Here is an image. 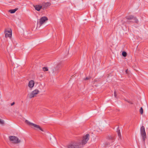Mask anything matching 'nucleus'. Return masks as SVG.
Wrapping results in <instances>:
<instances>
[{"mask_svg": "<svg viewBox=\"0 0 148 148\" xmlns=\"http://www.w3.org/2000/svg\"><path fill=\"white\" fill-rule=\"evenodd\" d=\"M90 78V77H86L85 79H84L85 80H87L88 79H89Z\"/></svg>", "mask_w": 148, "mask_h": 148, "instance_id": "obj_21", "label": "nucleus"}, {"mask_svg": "<svg viewBox=\"0 0 148 148\" xmlns=\"http://www.w3.org/2000/svg\"><path fill=\"white\" fill-rule=\"evenodd\" d=\"M39 91L37 89H35L28 94L27 96L29 98L31 99L36 97L37 95L39 93Z\"/></svg>", "mask_w": 148, "mask_h": 148, "instance_id": "obj_5", "label": "nucleus"}, {"mask_svg": "<svg viewBox=\"0 0 148 148\" xmlns=\"http://www.w3.org/2000/svg\"><path fill=\"white\" fill-rule=\"evenodd\" d=\"M34 82L33 80H31L29 81L28 83V86L29 88H32L34 85Z\"/></svg>", "mask_w": 148, "mask_h": 148, "instance_id": "obj_9", "label": "nucleus"}, {"mask_svg": "<svg viewBox=\"0 0 148 148\" xmlns=\"http://www.w3.org/2000/svg\"><path fill=\"white\" fill-rule=\"evenodd\" d=\"M48 20L47 18L45 16H43L39 20L40 27L46 21Z\"/></svg>", "mask_w": 148, "mask_h": 148, "instance_id": "obj_7", "label": "nucleus"}, {"mask_svg": "<svg viewBox=\"0 0 148 148\" xmlns=\"http://www.w3.org/2000/svg\"><path fill=\"white\" fill-rule=\"evenodd\" d=\"M127 70H126V73H127Z\"/></svg>", "mask_w": 148, "mask_h": 148, "instance_id": "obj_24", "label": "nucleus"}, {"mask_svg": "<svg viewBox=\"0 0 148 148\" xmlns=\"http://www.w3.org/2000/svg\"><path fill=\"white\" fill-rule=\"evenodd\" d=\"M25 123L29 126H33L34 127L38 128L42 131H43V130L38 125L32 123L29 121L28 120H26L25 121Z\"/></svg>", "mask_w": 148, "mask_h": 148, "instance_id": "obj_6", "label": "nucleus"}, {"mask_svg": "<svg viewBox=\"0 0 148 148\" xmlns=\"http://www.w3.org/2000/svg\"><path fill=\"white\" fill-rule=\"evenodd\" d=\"M61 63L60 62L58 63L56 66L55 70L56 71H58L61 67Z\"/></svg>", "mask_w": 148, "mask_h": 148, "instance_id": "obj_14", "label": "nucleus"}, {"mask_svg": "<svg viewBox=\"0 0 148 148\" xmlns=\"http://www.w3.org/2000/svg\"><path fill=\"white\" fill-rule=\"evenodd\" d=\"M51 5V3L49 2L43 3L42 4V6L44 8H46L50 6Z\"/></svg>", "mask_w": 148, "mask_h": 148, "instance_id": "obj_10", "label": "nucleus"}, {"mask_svg": "<svg viewBox=\"0 0 148 148\" xmlns=\"http://www.w3.org/2000/svg\"><path fill=\"white\" fill-rule=\"evenodd\" d=\"M122 55L124 57H126L127 56V53L125 51H123L122 53Z\"/></svg>", "mask_w": 148, "mask_h": 148, "instance_id": "obj_16", "label": "nucleus"}, {"mask_svg": "<svg viewBox=\"0 0 148 148\" xmlns=\"http://www.w3.org/2000/svg\"><path fill=\"white\" fill-rule=\"evenodd\" d=\"M9 139L10 141L14 144L19 143L21 142L20 140L18 138L15 136H10L9 137Z\"/></svg>", "mask_w": 148, "mask_h": 148, "instance_id": "obj_3", "label": "nucleus"}, {"mask_svg": "<svg viewBox=\"0 0 148 148\" xmlns=\"http://www.w3.org/2000/svg\"><path fill=\"white\" fill-rule=\"evenodd\" d=\"M140 112L141 114H142L143 113V110L142 107L140 108Z\"/></svg>", "mask_w": 148, "mask_h": 148, "instance_id": "obj_17", "label": "nucleus"}, {"mask_svg": "<svg viewBox=\"0 0 148 148\" xmlns=\"http://www.w3.org/2000/svg\"><path fill=\"white\" fill-rule=\"evenodd\" d=\"M43 71H48V69L47 67H44L43 68Z\"/></svg>", "mask_w": 148, "mask_h": 148, "instance_id": "obj_19", "label": "nucleus"}, {"mask_svg": "<svg viewBox=\"0 0 148 148\" xmlns=\"http://www.w3.org/2000/svg\"><path fill=\"white\" fill-rule=\"evenodd\" d=\"M18 10V8H16L15 9L13 10H9V12L11 13H14Z\"/></svg>", "mask_w": 148, "mask_h": 148, "instance_id": "obj_12", "label": "nucleus"}, {"mask_svg": "<svg viewBox=\"0 0 148 148\" xmlns=\"http://www.w3.org/2000/svg\"><path fill=\"white\" fill-rule=\"evenodd\" d=\"M140 131L141 135L142 137L143 141V144L145 145V140L146 138V135L145 131V127L142 126L140 129Z\"/></svg>", "mask_w": 148, "mask_h": 148, "instance_id": "obj_1", "label": "nucleus"}, {"mask_svg": "<svg viewBox=\"0 0 148 148\" xmlns=\"http://www.w3.org/2000/svg\"><path fill=\"white\" fill-rule=\"evenodd\" d=\"M133 19L134 20V21L136 23H137L138 22V19L136 17H134V18Z\"/></svg>", "mask_w": 148, "mask_h": 148, "instance_id": "obj_20", "label": "nucleus"}, {"mask_svg": "<svg viewBox=\"0 0 148 148\" xmlns=\"http://www.w3.org/2000/svg\"><path fill=\"white\" fill-rule=\"evenodd\" d=\"M34 7L36 10L38 11H39L42 8V6L39 5H36L34 6Z\"/></svg>", "mask_w": 148, "mask_h": 148, "instance_id": "obj_11", "label": "nucleus"}, {"mask_svg": "<svg viewBox=\"0 0 148 148\" xmlns=\"http://www.w3.org/2000/svg\"><path fill=\"white\" fill-rule=\"evenodd\" d=\"M14 104H15L14 102H13V103H11V106H12L13 105H14Z\"/></svg>", "mask_w": 148, "mask_h": 148, "instance_id": "obj_23", "label": "nucleus"}, {"mask_svg": "<svg viewBox=\"0 0 148 148\" xmlns=\"http://www.w3.org/2000/svg\"><path fill=\"white\" fill-rule=\"evenodd\" d=\"M81 144L79 142H74L70 144L68 146V148H80Z\"/></svg>", "mask_w": 148, "mask_h": 148, "instance_id": "obj_4", "label": "nucleus"}, {"mask_svg": "<svg viewBox=\"0 0 148 148\" xmlns=\"http://www.w3.org/2000/svg\"><path fill=\"white\" fill-rule=\"evenodd\" d=\"M117 133H118V135L119 137V138H120L121 137V135L120 131L119 130H117Z\"/></svg>", "mask_w": 148, "mask_h": 148, "instance_id": "obj_18", "label": "nucleus"}, {"mask_svg": "<svg viewBox=\"0 0 148 148\" xmlns=\"http://www.w3.org/2000/svg\"><path fill=\"white\" fill-rule=\"evenodd\" d=\"M89 138V134H87L85 136H83L81 142H79L81 145H84L88 141Z\"/></svg>", "mask_w": 148, "mask_h": 148, "instance_id": "obj_2", "label": "nucleus"}, {"mask_svg": "<svg viewBox=\"0 0 148 148\" xmlns=\"http://www.w3.org/2000/svg\"><path fill=\"white\" fill-rule=\"evenodd\" d=\"M125 18L128 20H132L133 19L134 16L132 15H130L125 17Z\"/></svg>", "mask_w": 148, "mask_h": 148, "instance_id": "obj_13", "label": "nucleus"}, {"mask_svg": "<svg viewBox=\"0 0 148 148\" xmlns=\"http://www.w3.org/2000/svg\"><path fill=\"white\" fill-rule=\"evenodd\" d=\"M5 35L6 38H10L12 36V30L6 29L5 30Z\"/></svg>", "mask_w": 148, "mask_h": 148, "instance_id": "obj_8", "label": "nucleus"}, {"mask_svg": "<svg viewBox=\"0 0 148 148\" xmlns=\"http://www.w3.org/2000/svg\"><path fill=\"white\" fill-rule=\"evenodd\" d=\"M4 124V121L3 120L0 119V124L2 125H3Z\"/></svg>", "mask_w": 148, "mask_h": 148, "instance_id": "obj_15", "label": "nucleus"}, {"mask_svg": "<svg viewBox=\"0 0 148 148\" xmlns=\"http://www.w3.org/2000/svg\"><path fill=\"white\" fill-rule=\"evenodd\" d=\"M114 96H115V97H116L117 95L116 94V92L115 91L114 92Z\"/></svg>", "mask_w": 148, "mask_h": 148, "instance_id": "obj_22", "label": "nucleus"}]
</instances>
